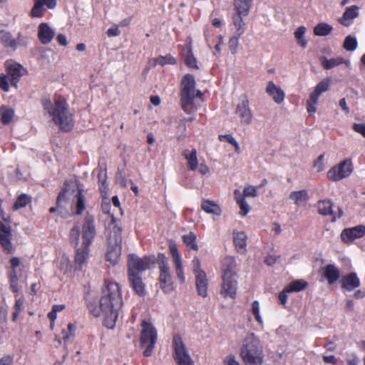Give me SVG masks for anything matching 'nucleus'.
Returning <instances> with one entry per match:
<instances>
[{
    "instance_id": "f257e3e1",
    "label": "nucleus",
    "mask_w": 365,
    "mask_h": 365,
    "mask_svg": "<svg viewBox=\"0 0 365 365\" xmlns=\"http://www.w3.org/2000/svg\"><path fill=\"white\" fill-rule=\"evenodd\" d=\"M122 306L123 298L119 284L106 280L102 287L99 306L94 302H90L88 309L95 317L103 315L104 325L108 329H113Z\"/></svg>"
},
{
    "instance_id": "f03ea898",
    "label": "nucleus",
    "mask_w": 365,
    "mask_h": 365,
    "mask_svg": "<svg viewBox=\"0 0 365 365\" xmlns=\"http://www.w3.org/2000/svg\"><path fill=\"white\" fill-rule=\"evenodd\" d=\"M94 217L88 215L85 217L82 226V235H80V227L74 226L70 231L71 242L76 247L75 269L81 270L86 264L89 256L90 246L96 236Z\"/></svg>"
},
{
    "instance_id": "7ed1b4c3",
    "label": "nucleus",
    "mask_w": 365,
    "mask_h": 365,
    "mask_svg": "<svg viewBox=\"0 0 365 365\" xmlns=\"http://www.w3.org/2000/svg\"><path fill=\"white\" fill-rule=\"evenodd\" d=\"M42 105L52 121L58 125L61 130L68 132L73 128L74 125L73 115L64 98L56 97L53 101L48 98H43Z\"/></svg>"
},
{
    "instance_id": "20e7f679",
    "label": "nucleus",
    "mask_w": 365,
    "mask_h": 365,
    "mask_svg": "<svg viewBox=\"0 0 365 365\" xmlns=\"http://www.w3.org/2000/svg\"><path fill=\"white\" fill-rule=\"evenodd\" d=\"M202 93L195 90V80L192 74H186L181 81L180 103L182 110L187 114L194 113L196 108L194 106L195 97L201 98Z\"/></svg>"
},
{
    "instance_id": "39448f33",
    "label": "nucleus",
    "mask_w": 365,
    "mask_h": 365,
    "mask_svg": "<svg viewBox=\"0 0 365 365\" xmlns=\"http://www.w3.org/2000/svg\"><path fill=\"white\" fill-rule=\"evenodd\" d=\"M240 356L246 365H261L263 350L259 340L254 334H248L243 341Z\"/></svg>"
},
{
    "instance_id": "423d86ee",
    "label": "nucleus",
    "mask_w": 365,
    "mask_h": 365,
    "mask_svg": "<svg viewBox=\"0 0 365 365\" xmlns=\"http://www.w3.org/2000/svg\"><path fill=\"white\" fill-rule=\"evenodd\" d=\"M253 0H234L236 13L232 16V24L235 34L242 36L245 30V24L242 17L248 15Z\"/></svg>"
},
{
    "instance_id": "0eeeda50",
    "label": "nucleus",
    "mask_w": 365,
    "mask_h": 365,
    "mask_svg": "<svg viewBox=\"0 0 365 365\" xmlns=\"http://www.w3.org/2000/svg\"><path fill=\"white\" fill-rule=\"evenodd\" d=\"M155 263L154 255L140 257L135 254H130L128 256V274L142 275L145 271L151 269Z\"/></svg>"
},
{
    "instance_id": "6e6552de",
    "label": "nucleus",
    "mask_w": 365,
    "mask_h": 365,
    "mask_svg": "<svg viewBox=\"0 0 365 365\" xmlns=\"http://www.w3.org/2000/svg\"><path fill=\"white\" fill-rule=\"evenodd\" d=\"M140 345L145 346L143 354L145 356L152 355L157 341L158 334L155 328L149 322L143 320L141 323Z\"/></svg>"
},
{
    "instance_id": "1a4fd4ad",
    "label": "nucleus",
    "mask_w": 365,
    "mask_h": 365,
    "mask_svg": "<svg viewBox=\"0 0 365 365\" xmlns=\"http://www.w3.org/2000/svg\"><path fill=\"white\" fill-rule=\"evenodd\" d=\"M158 264L160 270V287L165 294H169L173 290V283L170 271L168 259L165 254L159 253L158 255Z\"/></svg>"
},
{
    "instance_id": "9d476101",
    "label": "nucleus",
    "mask_w": 365,
    "mask_h": 365,
    "mask_svg": "<svg viewBox=\"0 0 365 365\" xmlns=\"http://www.w3.org/2000/svg\"><path fill=\"white\" fill-rule=\"evenodd\" d=\"M173 345V356L178 365H194V361L180 337L174 336Z\"/></svg>"
},
{
    "instance_id": "9b49d317",
    "label": "nucleus",
    "mask_w": 365,
    "mask_h": 365,
    "mask_svg": "<svg viewBox=\"0 0 365 365\" xmlns=\"http://www.w3.org/2000/svg\"><path fill=\"white\" fill-rule=\"evenodd\" d=\"M352 171V162L350 159H346L331 168L327 172V178L331 181L336 182L349 177Z\"/></svg>"
},
{
    "instance_id": "f8f14e48",
    "label": "nucleus",
    "mask_w": 365,
    "mask_h": 365,
    "mask_svg": "<svg viewBox=\"0 0 365 365\" xmlns=\"http://www.w3.org/2000/svg\"><path fill=\"white\" fill-rule=\"evenodd\" d=\"M236 113L240 118L242 124L250 125L252 123V114L246 96L240 97V102L236 108Z\"/></svg>"
},
{
    "instance_id": "ddd939ff",
    "label": "nucleus",
    "mask_w": 365,
    "mask_h": 365,
    "mask_svg": "<svg viewBox=\"0 0 365 365\" xmlns=\"http://www.w3.org/2000/svg\"><path fill=\"white\" fill-rule=\"evenodd\" d=\"M7 73L10 78V83L12 86L17 88V84L26 73V69L19 63L13 61H7Z\"/></svg>"
},
{
    "instance_id": "4468645a",
    "label": "nucleus",
    "mask_w": 365,
    "mask_h": 365,
    "mask_svg": "<svg viewBox=\"0 0 365 365\" xmlns=\"http://www.w3.org/2000/svg\"><path fill=\"white\" fill-rule=\"evenodd\" d=\"M169 250L173 257V264L177 278L179 279L180 283H184L185 282V277L184 274V269L182 267L181 255L179 253L178 248L175 244H170Z\"/></svg>"
},
{
    "instance_id": "2eb2a0df",
    "label": "nucleus",
    "mask_w": 365,
    "mask_h": 365,
    "mask_svg": "<svg viewBox=\"0 0 365 365\" xmlns=\"http://www.w3.org/2000/svg\"><path fill=\"white\" fill-rule=\"evenodd\" d=\"M365 235V225H359L353 227L345 228L341 233V240L347 244Z\"/></svg>"
},
{
    "instance_id": "dca6fc26",
    "label": "nucleus",
    "mask_w": 365,
    "mask_h": 365,
    "mask_svg": "<svg viewBox=\"0 0 365 365\" xmlns=\"http://www.w3.org/2000/svg\"><path fill=\"white\" fill-rule=\"evenodd\" d=\"M11 227L0 221V244L6 253H12L14 251V247L11 242Z\"/></svg>"
},
{
    "instance_id": "f3484780",
    "label": "nucleus",
    "mask_w": 365,
    "mask_h": 365,
    "mask_svg": "<svg viewBox=\"0 0 365 365\" xmlns=\"http://www.w3.org/2000/svg\"><path fill=\"white\" fill-rule=\"evenodd\" d=\"M222 283L221 284L220 294L224 298L230 297L235 299L236 297L237 281L236 278L222 277Z\"/></svg>"
},
{
    "instance_id": "a211bd4d",
    "label": "nucleus",
    "mask_w": 365,
    "mask_h": 365,
    "mask_svg": "<svg viewBox=\"0 0 365 365\" xmlns=\"http://www.w3.org/2000/svg\"><path fill=\"white\" fill-rule=\"evenodd\" d=\"M237 263L233 257H225L222 261V277L236 278Z\"/></svg>"
},
{
    "instance_id": "6ab92c4d",
    "label": "nucleus",
    "mask_w": 365,
    "mask_h": 365,
    "mask_svg": "<svg viewBox=\"0 0 365 365\" xmlns=\"http://www.w3.org/2000/svg\"><path fill=\"white\" fill-rule=\"evenodd\" d=\"M55 36V31L47 23H41L38 26V37L42 44H48Z\"/></svg>"
},
{
    "instance_id": "aec40b11",
    "label": "nucleus",
    "mask_w": 365,
    "mask_h": 365,
    "mask_svg": "<svg viewBox=\"0 0 365 365\" xmlns=\"http://www.w3.org/2000/svg\"><path fill=\"white\" fill-rule=\"evenodd\" d=\"M121 242H113V243L111 240H110L108 242V251L106 255L107 260L112 264H117L121 255Z\"/></svg>"
},
{
    "instance_id": "412c9836",
    "label": "nucleus",
    "mask_w": 365,
    "mask_h": 365,
    "mask_svg": "<svg viewBox=\"0 0 365 365\" xmlns=\"http://www.w3.org/2000/svg\"><path fill=\"white\" fill-rule=\"evenodd\" d=\"M341 287L351 292L360 285V280L355 272L344 275L341 279Z\"/></svg>"
},
{
    "instance_id": "4be33fe9",
    "label": "nucleus",
    "mask_w": 365,
    "mask_h": 365,
    "mask_svg": "<svg viewBox=\"0 0 365 365\" xmlns=\"http://www.w3.org/2000/svg\"><path fill=\"white\" fill-rule=\"evenodd\" d=\"M129 282L135 292L139 296H144L145 294V284L143 282L142 275L135 274H128Z\"/></svg>"
},
{
    "instance_id": "5701e85b",
    "label": "nucleus",
    "mask_w": 365,
    "mask_h": 365,
    "mask_svg": "<svg viewBox=\"0 0 365 365\" xmlns=\"http://www.w3.org/2000/svg\"><path fill=\"white\" fill-rule=\"evenodd\" d=\"M267 93L272 97L277 103H281L284 99V92L279 87L277 86L272 81H269L266 88Z\"/></svg>"
},
{
    "instance_id": "b1692460",
    "label": "nucleus",
    "mask_w": 365,
    "mask_h": 365,
    "mask_svg": "<svg viewBox=\"0 0 365 365\" xmlns=\"http://www.w3.org/2000/svg\"><path fill=\"white\" fill-rule=\"evenodd\" d=\"M359 6L356 5L347 7L340 20V23L344 26H349L353 20L359 16Z\"/></svg>"
},
{
    "instance_id": "393cba45",
    "label": "nucleus",
    "mask_w": 365,
    "mask_h": 365,
    "mask_svg": "<svg viewBox=\"0 0 365 365\" xmlns=\"http://www.w3.org/2000/svg\"><path fill=\"white\" fill-rule=\"evenodd\" d=\"M195 276L196 288L200 296L205 297L207 295L208 280L205 272H199Z\"/></svg>"
},
{
    "instance_id": "a878e982",
    "label": "nucleus",
    "mask_w": 365,
    "mask_h": 365,
    "mask_svg": "<svg viewBox=\"0 0 365 365\" xmlns=\"http://www.w3.org/2000/svg\"><path fill=\"white\" fill-rule=\"evenodd\" d=\"M323 275L329 284H333L339 279L340 271L335 265L328 264L324 269Z\"/></svg>"
},
{
    "instance_id": "bb28decb",
    "label": "nucleus",
    "mask_w": 365,
    "mask_h": 365,
    "mask_svg": "<svg viewBox=\"0 0 365 365\" xmlns=\"http://www.w3.org/2000/svg\"><path fill=\"white\" fill-rule=\"evenodd\" d=\"M289 199L298 207L304 206L309 200L308 192L306 190L291 192Z\"/></svg>"
},
{
    "instance_id": "cd10ccee",
    "label": "nucleus",
    "mask_w": 365,
    "mask_h": 365,
    "mask_svg": "<svg viewBox=\"0 0 365 365\" xmlns=\"http://www.w3.org/2000/svg\"><path fill=\"white\" fill-rule=\"evenodd\" d=\"M321 64L325 69H331L342 63H344L346 66H350V61L346 60L342 57L333 58L328 59L323 56L320 58Z\"/></svg>"
},
{
    "instance_id": "c85d7f7f",
    "label": "nucleus",
    "mask_w": 365,
    "mask_h": 365,
    "mask_svg": "<svg viewBox=\"0 0 365 365\" xmlns=\"http://www.w3.org/2000/svg\"><path fill=\"white\" fill-rule=\"evenodd\" d=\"M20 34H19L18 38H13L10 33L5 31H0V41L2 42L6 46L11 47L16 49L20 44Z\"/></svg>"
},
{
    "instance_id": "c756f323",
    "label": "nucleus",
    "mask_w": 365,
    "mask_h": 365,
    "mask_svg": "<svg viewBox=\"0 0 365 365\" xmlns=\"http://www.w3.org/2000/svg\"><path fill=\"white\" fill-rule=\"evenodd\" d=\"M247 235L244 232H235L233 240L238 252L244 253L247 247Z\"/></svg>"
},
{
    "instance_id": "7c9ffc66",
    "label": "nucleus",
    "mask_w": 365,
    "mask_h": 365,
    "mask_svg": "<svg viewBox=\"0 0 365 365\" xmlns=\"http://www.w3.org/2000/svg\"><path fill=\"white\" fill-rule=\"evenodd\" d=\"M109 226L112 230L111 234L113 235V242H122V228L118 225L117 220L113 216L111 217L110 224ZM112 240V237H110L109 240Z\"/></svg>"
},
{
    "instance_id": "2f4dec72",
    "label": "nucleus",
    "mask_w": 365,
    "mask_h": 365,
    "mask_svg": "<svg viewBox=\"0 0 365 365\" xmlns=\"http://www.w3.org/2000/svg\"><path fill=\"white\" fill-rule=\"evenodd\" d=\"M182 239L184 244L189 250H198L199 247L197 244V236L194 232H190L182 235Z\"/></svg>"
},
{
    "instance_id": "473e14b6",
    "label": "nucleus",
    "mask_w": 365,
    "mask_h": 365,
    "mask_svg": "<svg viewBox=\"0 0 365 365\" xmlns=\"http://www.w3.org/2000/svg\"><path fill=\"white\" fill-rule=\"evenodd\" d=\"M308 283L304 279H297L292 282L286 286V291L288 292H299L307 288Z\"/></svg>"
},
{
    "instance_id": "72a5a7b5",
    "label": "nucleus",
    "mask_w": 365,
    "mask_h": 365,
    "mask_svg": "<svg viewBox=\"0 0 365 365\" xmlns=\"http://www.w3.org/2000/svg\"><path fill=\"white\" fill-rule=\"evenodd\" d=\"M184 156L187 160L188 168L190 170H196L197 167V150L192 149L190 152L188 150L184 151Z\"/></svg>"
},
{
    "instance_id": "f704fd0d",
    "label": "nucleus",
    "mask_w": 365,
    "mask_h": 365,
    "mask_svg": "<svg viewBox=\"0 0 365 365\" xmlns=\"http://www.w3.org/2000/svg\"><path fill=\"white\" fill-rule=\"evenodd\" d=\"M333 203L329 200H319L317 202L318 212L320 215H333Z\"/></svg>"
},
{
    "instance_id": "c9c22d12",
    "label": "nucleus",
    "mask_w": 365,
    "mask_h": 365,
    "mask_svg": "<svg viewBox=\"0 0 365 365\" xmlns=\"http://www.w3.org/2000/svg\"><path fill=\"white\" fill-rule=\"evenodd\" d=\"M76 329V326L72 323H69L67 329H63L61 331L62 338H58L56 336V340L59 343H61V340H63L65 342L68 341L71 338L74 337Z\"/></svg>"
},
{
    "instance_id": "e433bc0d",
    "label": "nucleus",
    "mask_w": 365,
    "mask_h": 365,
    "mask_svg": "<svg viewBox=\"0 0 365 365\" xmlns=\"http://www.w3.org/2000/svg\"><path fill=\"white\" fill-rule=\"evenodd\" d=\"M43 1L41 0H34V5L31 10L30 15L33 18H41L46 13Z\"/></svg>"
},
{
    "instance_id": "4c0bfd02",
    "label": "nucleus",
    "mask_w": 365,
    "mask_h": 365,
    "mask_svg": "<svg viewBox=\"0 0 365 365\" xmlns=\"http://www.w3.org/2000/svg\"><path fill=\"white\" fill-rule=\"evenodd\" d=\"M1 121L3 124L7 125L10 123L14 115V110L6 106L0 108Z\"/></svg>"
},
{
    "instance_id": "58836bf2",
    "label": "nucleus",
    "mask_w": 365,
    "mask_h": 365,
    "mask_svg": "<svg viewBox=\"0 0 365 365\" xmlns=\"http://www.w3.org/2000/svg\"><path fill=\"white\" fill-rule=\"evenodd\" d=\"M202 209L207 213L220 215L221 210L220 207L210 200H204L202 203Z\"/></svg>"
},
{
    "instance_id": "ea45409f",
    "label": "nucleus",
    "mask_w": 365,
    "mask_h": 365,
    "mask_svg": "<svg viewBox=\"0 0 365 365\" xmlns=\"http://www.w3.org/2000/svg\"><path fill=\"white\" fill-rule=\"evenodd\" d=\"M185 50L186 51L184 56L185 64L190 68H197V60L192 53L191 46L186 45Z\"/></svg>"
},
{
    "instance_id": "a19ab883",
    "label": "nucleus",
    "mask_w": 365,
    "mask_h": 365,
    "mask_svg": "<svg viewBox=\"0 0 365 365\" xmlns=\"http://www.w3.org/2000/svg\"><path fill=\"white\" fill-rule=\"evenodd\" d=\"M332 30L333 27L331 25L326 23H320L314 27V34L316 36H325L329 35Z\"/></svg>"
},
{
    "instance_id": "79ce46f5",
    "label": "nucleus",
    "mask_w": 365,
    "mask_h": 365,
    "mask_svg": "<svg viewBox=\"0 0 365 365\" xmlns=\"http://www.w3.org/2000/svg\"><path fill=\"white\" fill-rule=\"evenodd\" d=\"M153 66L160 65L162 66L165 65H174L176 63L175 58L170 54H168L165 56H160L158 58H154Z\"/></svg>"
},
{
    "instance_id": "37998d69",
    "label": "nucleus",
    "mask_w": 365,
    "mask_h": 365,
    "mask_svg": "<svg viewBox=\"0 0 365 365\" xmlns=\"http://www.w3.org/2000/svg\"><path fill=\"white\" fill-rule=\"evenodd\" d=\"M357 46L358 41L356 36L352 35L346 36L343 43V48L346 51L353 52L357 48Z\"/></svg>"
},
{
    "instance_id": "c03bdc74",
    "label": "nucleus",
    "mask_w": 365,
    "mask_h": 365,
    "mask_svg": "<svg viewBox=\"0 0 365 365\" xmlns=\"http://www.w3.org/2000/svg\"><path fill=\"white\" fill-rule=\"evenodd\" d=\"M76 213L77 215H81L83 213V210H85V205H86V199L84 195H83V190H78L76 195Z\"/></svg>"
},
{
    "instance_id": "a18cd8bd",
    "label": "nucleus",
    "mask_w": 365,
    "mask_h": 365,
    "mask_svg": "<svg viewBox=\"0 0 365 365\" xmlns=\"http://www.w3.org/2000/svg\"><path fill=\"white\" fill-rule=\"evenodd\" d=\"M329 86L330 80L329 78H324L316 86L312 93L319 97L322 93L329 90Z\"/></svg>"
},
{
    "instance_id": "49530a36",
    "label": "nucleus",
    "mask_w": 365,
    "mask_h": 365,
    "mask_svg": "<svg viewBox=\"0 0 365 365\" xmlns=\"http://www.w3.org/2000/svg\"><path fill=\"white\" fill-rule=\"evenodd\" d=\"M99 190L101 193H106L108 190V184L106 181V173L103 169H101L98 174Z\"/></svg>"
},
{
    "instance_id": "de8ad7c7",
    "label": "nucleus",
    "mask_w": 365,
    "mask_h": 365,
    "mask_svg": "<svg viewBox=\"0 0 365 365\" xmlns=\"http://www.w3.org/2000/svg\"><path fill=\"white\" fill-rule=\"evenodd\" d=\"M319 96L310 93L309 99L307 101V110L309 114H313L317 111L316 105L317 104Z\"/></svg>"
},
{
    "instance_id": "09e8293b",
    "label": "nucleus",
    "mask_w": 365,
    "mask_h": 365,
    "mask_svg": "<svg viewBox=\"0 0 365 365\" xmlns=\"http://www.w3.org/2000/svg\"><path fill=\"white\" fill-rule=\"evenodd\" d=\"M31 202V197L26 194H21L17 197L14 205V209L17 210L20 208L26 207Z\"/></svg>"
},
{
    "instance_id": "8fccbe9b",
    "label": "nucleus",
    "mask_w": 365,
    "mask_h": 365,
    "mask_svg": "<svg viewBox=\"0 0 365 365\" xmlns=\"http://www.w3.org/2000/svg\"><path fill=\"white\" fill-rule=\"evenodd\" d=\"M252 313L255 319L259 324H263L262 318L259 313V303L258 301H254L252 304Z\"/></svg>"
},
{
    "instance_id": "3c124183",
    "label": "nucleus",
    "mask_w": 365,
    "mask_h": 365,
    "mask_svg": "<svg viewBox=\"0 0 365 365\" xmlns=\"http://www.w3.org/2000/svg\"><path fill=\"white\" fill-rule=\"evenodd\" d=\"M9 281H10V286L11 289L13 292H19V287H18V277L16 271L11 272L9 274Z\"/></svg>"
},
{
    "instance_id": "603ef678",
    "label": "nucleus",
    "mask_w": 365,
    "mask_h": 365,
    "mask_svg": "<svg viewBox=\"0 0 365 365\" xmlns=\"http://www.w3.org/2000/svg\"><path fill=\"white\" fill-rule=\"evenodd\" d=\"M241 36L235 34L229 40V47L232 53H235L239 43V38Z\"/></svg>"
},
{
    "instance_id": "864d4df0",
    "label": "nucleus",
    "mask_w": 365,
    "mask_h": 365,
    "mask_svg": "<svg viewBox=\"0 0 365 365\" xmlns=\"http://www.w3.org/2000/svg\"><path fill=\"white\" fill-rule=\"evenodd\" d=\"M10 78L5 74L1 73L0 75V88L8 92L9 91V83Z\"/></svg>"
},
{
    "instance_id": "5fc2aeb1",
    "label": "nucleus",
    "mask_w": 365,
    "mask_h": 365,
    "mask_svg": "<svg viewBox=\"0 0 365 365\" xmlns=\"http://www.w3.org/2000/svg\"><path fill=\"white\" fill-rule=\"evenodd\" d=\"M237 204L239 205V207L240 208L241 215H242V216L247 215V213L250 212V206L247 204L245 199L240 200V202H238V203H237Z\"/></svg>"
},
{
    "instance_id": "6e6d98bb",
    "label": "nucleus",
    "mask_w": 365,
    "mask_h": 365,
    "mask_svg": "<svg viewBox=\"0 0 365 365\" xmlns=\"http://www.w3.org/2000/svg\"><path fill=\"white\" fill-rule=\"evenodd\" d=\"M257 193L256 187L252 185L245 187L243 190V195L245 197H255Z\"/></svg>"
},
{
    "instance_id": "4d7b16f0",
    "label": "nucleus",
    "mask_w": 365,
    "mask_h": 365,
    "mask_svg": "<svg viewBox=\"0 0 365 365\" xmlns=\"http://www.w3.org/2000/svg\"><path fill=\"white\" fill-rule=\"evenodd\" d=\"M193 265V272L195 275H197L199 272H205L200 269V261L197 257H194L192 261Z\"/></svg>"
},
{
    "instance_id": "13d9d810",
    "label": "nucleus",
    "mask_w": 365,
    "mask_h": 365,
    "mask_svg": "<svg viewBox=\"0 0 365 365\" xmlns=\"http://www.w3.org/2000/svg\"><path fill=\"white\" fill-rule=\"evenodd\" d=\"M352 128L356 133H360L365 138V124L364 123H354Z\"/></svg>"
},
{
    "instance_id": "bf43d9fd",
    "label": "nucleus",
    "mask_w": 365,
    "mask_h": 365,
    "mask_svg": "<svg viewBox=\"0 0 365 365\" xmlns=\"http://www.w3.org/2000/svg\"><path fill=\"white\" fill-rule=\"evenodd\" d=\"M346 361L349 365H359L360 361L356 354H351L347 358Z\"/></svg>"
},
{
    "instance_id": "052dcab7",
    "label": "nucleus",
    "mask_w": 365,
    "mask_h": 365,
    "mask_svg": "<svg viewBox=\"0 0 365 365\" xmlns=\"http://www.w3.org/2000/svg\"><path fill=\"white\" fill-rule=\"evenodd\" d=\"M120 34V31L117 26L109 28L107 31V35L109 37L118 36Z\"/></svg>"
},
{
    "instance_id": "680f3d73",
    "label": "nucleus",
    "mask_w": 365,
    "mask_h": 365,
    "mask_svg": "<svg viewBox=\"0 0 365 365\" xmlns=\"http://www.w3.org/2000/svg\"><path fill=\"white\" fill-rule=\"evenodd\" d=\"M14 357L11 355H6L0 359V365H12Z\"/></svg>"
},
{
    "instance_id": "e2e57ef3",
    "label": "nucleus",
    "mask_w": 365,
    "mask_h": 365,
    "mask_svg": "<svg viewBox=\"0 0 365 365\" xmlns=\"http://www.w3.org/2000/svg\"><path fill=\"white\" fill-rule=\"evenodd\" d=\"M225 365H240L234 355L227 356L224 360Z\"/></svg>"
},
{
    "instance_id": "0e129e2a",
    "label": "nucleus",
    "mask_w": 365,
    "mask_h": 365,
    "mask_svg": "<svg viewBox=\"0 0 365 365\" xmlns=\"http://www.w3.org/2000/svg\"><path fill=\"white\" fill-rule=\"evenodd\" d=\"M219 140L220 141H227L232 145L236 141L235 138L230 134L220 135H219Z\"/></svg>"
},
{
    "instance_id": "69168bd1",
    "label": "nucleus",
    "mask_w": 365,
    "mask_h": 365,
    "mask_svg": "<svg viewBox=\"0 0 365 365\" xmlns=\"http://www.w3.org/2000/svg\"><path fill=\"white\" fill-rule=\"evenodd\" d=\"M277 259V257L275 255H268L264 258V263L268 266L273 265Z\"/></svg>"
},
{
    "instance_id": "338daca9",
    "label": "nucleus",
    "mask_w": 365,
    "mask_h": 365,
    "mask_svg": "<svg viewBox=\"0 0 365 365\" xmlns=\"http://www.w3.org/2000/svg\"><path fill=\"white\" fill-rule=\"evenodd\" d=\"M323 158H324V155H320L314 163V166L315 168H317L319 171L322 170L324 168Z\"/></svg>"
},
{
    "instance_id": "774afa93",
    "label": "nucleus",
    "mask_w": 365,
    "mask_h": 365,
    "mask_svg": "<svg viewBox=\"0 0 365 365\" xmlns=\"http://www.w3.org/2000/svg\"><path fill=\"white\" fill-rule=\"evenodd\" d=\"M287 293H289V292L286 291V287H285L284 289L282 292H280L279 294L278 298H279V300L280 301L281 304H285L287 303Z\"/></svg>"
}]
</instances>
